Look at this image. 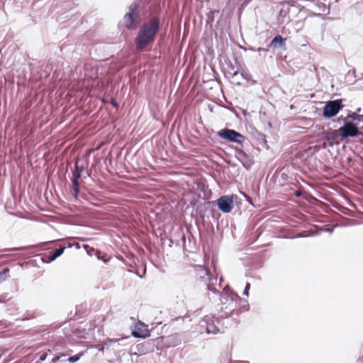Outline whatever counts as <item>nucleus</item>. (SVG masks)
<instances>
[{"mask_svg": "<svg viewBox=\"0 0 363 363\" xmlns=\"http://www.w3.org/2000/svg\"><path fill=\"white\" fill-rule=\"evenodd\" d=\"M342 106L341 99L329 101L323 108V116L327 118L334 117L339 113Z\"/></svg>", "mask_w": 363, "mask_h": 363, "instance_id": "nucleus-7", "label": "nucleus"}, {"mask_svg": "<svg viewBox=\"0 0 363 363\" xmlns=\"http://www.w3.org/2000/svg\"><path fill=\"white\" fill-rule=\"evenodd\" d=\"M65 356H66V354H64V353H61V354H60L59 355H57V356L55 357L52 359V362L53 363H56V362H57V361H58V360H59L62 357H65Z\"/></svg>", "mask_w": 363, "mask_h": 363, "instance_id": "nucleus-21", "label": "nucleus"}, {"mask_svg": "<svg viewBox=\"0 0 363 363\" xmlns=\"http://www.w3.org/2000/svg\"><path fill=\"white\" fill-rule=\"evenodd\" d=\"M218 135L223 139L238 144H242L245 141L244 135L232 129H222L218 132Z\"/></svg>", "mask_w": 363, "mask_h": 363, "instance_id": "nucleus-8", "label": "nucleus"}, {"mask_svg": "<svg viewBox=\"0 0 363 363\" xmlns=\"http://www.w3.org/2000/svg\"><path fill=\"white\" fill-rule=\"evenodd\" d=\"M301 193L300 191H296L295 192V195H296V196H301Z\"/></svg>", "mask_w": 363, "mask_h": 363, "instance_id": "nucleus-28", "label": "nucleus"}, {"mask_svg": "<svg viewBox=\"0 0 363 363\" xmlns=\"http://www.w3.org/2000/svg\"><path fill=\"white\" fill-rule=\"evenodd\" d=\"M250 288V283H247L245 289V291H244V293H243V294L245 296H248Z\"/></svg>", "mask_w": 363, "mask_h": 363, "instance_id": "nucleus-22", "label": "nucleus"}, {"mask_svg": "<svg viewBox=\"0 0 363 363\" xmlns=\"http://www.w3.org/2000/svg\"><path fill=\"white\" fill-rule=\"evenodd\" d=\"M286 38L277 35L270 42V46H272L274 48L284 49L286 47Z\"/></svg>", "mask_w": 363, "mask_h": 363, "instance_id": "nucleus-11", "label": "nucleus"}, {"mask_svg": "<svg viewBox=\"0 0 363 363\" xmlns=\"http://www.w3.org/2000/svg\"><path fill=\"white\" fill-rule=\"evenodd\" d=\"M75 246L77 248H79V243H74V244H71V243H69L68 245H67V247H72V246Z\"/></svg>", "mask_w": 363, "mask_h": 363, "instance_id": "nucleus-24", "label": "nucleus"}, {"mask_svg": "<svg viewBox=\"0 0 363 363\" xmlns=\"http://www.w3.org/2000/svg\"><path fill=\"white\" fill-rule=\"evenodd\" d=\"M81 177V174L79 173L77 170H74L72 173V180L79 181V179Z\"/></svg>", "mask_w": 363, "mask_h": 363, "instance_id": "nucleus-20", "label": "nucleus"}, {"mask_svg": "<svg viewBox=\"0 0 363 363\" xmlns=\"http://www.w3.org/2000/svg\"><path fill=\"white\" fill-rule=\"evenodd\" d=\"M72 191L75 199H77L78 194L79 192V181L72 180Z\"/></svg>", "mask_w": 363, "mask_h": 363, "instance_id": "nucleus-15", "label": "nucleus"}, {"mask_svg": "<svg viewBox=\"0 0 363 363\" xmlns=\"http://www.w3.org/2000/svg\"><path fill=\"white\" fill-rule=\"evenodd\" d=\"M83 247H84V250L86 251L88 255L91 256L94 253V254L96 253V250L89 246L88 245H84Z\"/></svg>", "mask_w": 363, "mask_h": 363, "instance_id": "nucleus-17", "label": "nucleus"}, {"mask_svg": "<svg viewBox=\"0 0 363 363\" xmlns=\"http://www.w3.org/2000/svg\"><path fill=\"white\" fill-rule=\"evenodd\" d=\"M247 71V69H225V74L231 76L233 83L240 85L244 83L242 80L246 82L252 80L251 76Z\"/></svg>", "mask_w": 363, "mask_h": 363, "instance_id": "nucleus-6", "label": "nucleus"}, {"mask_svg": "<svg viewBox=\"0 0 363 363\" xmlns=\"http://www.w3.org/2000/svg\"><path fill=\"white\" fill-rule=\"evenodd\" d=\"M193 277L196 284H207L208 289L213 292H216L217 290L212 287L208 282L211 279V274L209 269L203 266L197 265L194 269Z\"/></svg>", "mask_w": 363, "mask_h": 363, "instance_id": "nucleus-4", "label": "nucleus"}, {"mask_svg": "<svg viewBox=\"0 0 363 363\" xmlns=\"http://www.w3.org/2000/svg\"><path fill=\"white\" fill-rule=\"evenodd\" d=\"M140 10V5L136 1L129 6L128 12L123 17L124 26L128 30H135L140 25L142 21Z\"/></svg>", "mask_w": 363, "mask_h": 363, "instance_id": "nucleus-2", "label": "nucleus"}, {"mask_svg": "<svg viewBox=\"0 0 363 363\" xmlns=\"http://www.w3.org/2000/svg\"><path fill=\"white\" fill-rule=\"evenodd\" d=\"M67 247L62 246L57 249L53 254L48 256V259L49 262L55 260L57 257H60L65 251Z\"/></svg>", "mask_w": 363, "mask_h": 363, "instance_id": "nucleus-13", "label": "nucleus"}, {"mask_svg": "<svg viewBox=\"0 0 363 363\" xmlns=\"http://www.w3.org/2000/svg\"><path fill=\"white\" fill-rule=\"evenodd\" d=\"M238 159L241 161L242 165L249 169L252 164V161L248 157L244 151H240L238 154Z\"/></svg>", "mask_w": 363, "mask_h": 363, "instance_id": "nucleus-12", "label": "nucleus"}, {"mask_svg": "<svg viewBox=\"0 0 363 363\" xmlns=\"http://www.w3.org/2000/svg\"><path fill=\"white\" fill-rule=\"evenodd\" d=\"M47 355H48V354H47V353H43V354L40 357V361H42V362H43V361H44V360L46 359Z\"/></svg>", "mask_w": 363, "mask_h": 363, "instance_id": "nucleus-25", "label": "nucleus"}, {"mask_svg": "<svg viewBox=\"0 0 363 363\" xmlns=\"http://www.w3.org/2000/svg\"><path fill=\"white\" fill-rule=\"evenodd\" d=\"M238 296L234 297H224L222 300V306L220 308V317L223 318H228L233 315H239L240 311L237 308V301L240 300Z\"/></svg>", "mask_w": 363, "mask_h": 363, "instance_id": "nucleus-3", "label": "nucleus"}, {"mask_svg": "<svg viewBox=\"0 0 363 363\" xmlns=\"http://www.w3.org/2000/svg\"><path fill=\"white\" fill-rule=\"evenodd\" d=\"M338 133H340L342 138H343L348 137H355L361 133L357 127L352 122H346L344 125L340 128L338 130H333V138H335L337 137Z\"/></svg>", "mask_w": 363, "mask_h": 363, "instance_id": "nucleus-5", "label": "nucleus"}, {"mask_svg": "<svg viewBox=\"0 0 363 363\" xmlns=\"http://www.w3.org/2000/svg\"><path fill=\"white\" fill-rule=\"evenodd\" d=\"M118 340H115L114 342H117ZM111 342H113V340H111Z\"/></svg>", "mask_w": 363, "mask_h": 363, "instance_id": "nucleus-32", "label": "nucleus"}, {"mask_svg": "<svg viewBox=\"0 0 363 363\" xmlns=\"http://www.w3.org/2000/svg\"><path fill=\"white\" fill-rule=\"evenodd\" d=\"M241 49L244 50H246V48H243V47H241Z\"/></svg>", "mask_w": 363, "mask_h": 363, "instance_id": "nucleus-30", "label": "nucleus"}, {"mask_svg": "<svg viewBox=\"0 0 363 363\" xmlns=\"http://www.w3.org/2000/svg\"><path fill=\"white\" fill-rule=\"evenodd\" d=\"M95 255L99 259L102 260L105 263L108 262L110 259V257L107 254L101 252L99 250L96 251Z\"/></svg>", "mask_w": 363, "mask_h": 363, "instance_id": "nucleus-14", "label": "nucleus"}, {"mask_svg": "<svg viewBox=\"0 0 363 363\" xmlns=\"http://www.w3.org/2000/svg\"><path fill=\"white\" fill-rule=\"evenodd\" d=\"M111 104H112L114 107H116V108H117V107H118V104H117V103L116 102V101H115V100H113H113H112V101H111Z\"/></svg>", "mask_w": 363, "mask_h": 363, "instance_id": "nucleus-27", "label": "nucleus"}, {"mask_svg": "<svg viewBox=\"0 0 363 363\" xmlns=\"http://www.w3.org/2000/svg\"><path fill=\"white\" fill-rule=\"evenodd\" d=\"M349 117L354 121H363V115H358L356 113H352L351 115H349Z\"/></svg>", "mask_w": 363, "mask_h": 363, "instance_id": "nucleus-18", "label": "nucleus"}, {"mask_svg": "<svg viewBox=\"0 0 363 363\" xmlns=\"http://www.w3.org/2000/svg\"><path fill=\"white\" fill-rule=\"evenodd\" d=\"M82 356H83V352H80L74 356L69 357L68 359V361L70 363H74V362H77Z\"/></svg>", "mask_w": 363, "mask_h": 363, "instance_id": "nucleus-16", "label": "nucleus"}, {"mask_svg": "<svg viewBox=\"0 0 363 363\" xmlns=\"http://www.w3.org/2000/svg\"><path fill=\"white\" fill-rule=\"evenodd\" d=\"M218 208L223 213H229L233 207V199L232 196H223L217 200Z\"/></svg>", "mask_w": 363, "mask_h": 363, "instance_id": "nucleus-10", "label": "nucleus"}, {"mask_svg": "<svg viewBox=\"0 0 363 363\" xmlns=\"http://www.w3.org/2000/svg\"><path fill=\"white\" fill-rule=\"evenodd\" d=\"M249 50H250L252 51H257V52H259L260 55L262 54V52H268L267 49L263 48H258L256 49V48H255L253 47H250L249 48Z\"/></svg>", "mask_w": 363, "mask_h": 363, "instance_id": "nucleus-19", "label": "nucleus"}, {"mask_svg": "<svg viewBox=\"0 0 363 363\" xmlns=\"http://www.w3.org/2000/svg\"><path fill=\"white\" fill-rule=\"evenodd\" d=\"M160 18L154 16L147 22L145 23L140 28L135 39V44L137 49L144 50L149 44L154 42L157 33L160 29Z\"/></svg>", "mask_w": 363, "mask_h": 363, "instance_id": "nucleus-1", "label": "nucleus"}, {"mask_svg": "<svg viewBox=\"0 0 363 363\" xmlns=\"http://www.w3.org/2000/svg\"><path fill=\"white\" fill-rule=\"evenodd\" d=\"M74 170H77V172H79V173L81 174L83 172V170H84V167H79L77 164H76Z\"/></svg>", "mask_w": 363, "mask_h": 363, "instance_id": "nucleus-23", "label": "nucleus"}, {"mask_svg": "<svg viewBox=\"0 0 363 363\" xmlns=\"http://www.w3.org/2000/svg\"><path fill=\"white\" fill-rule=\"evenodd\" d=\"M241 49L244 50H246V48H243V47H241Z\"/></svg>", "mask_w": 363, "mask_h": 363, "instance_id": "nucleus-31", "label": "nucleus"}, {"mask_svg": "<svg viewBox=\"0 0 363 363\" xmlns=\"http://www.w3.org/2000/svg\"><path fill=\"white\" fill-rule=\"evenodd\" d=\"M131 334L137 338H146L150 335L148 325L140 320L135 324Z\"/></svg>", "mask_w": 363, "mask_h": 363, "instance_id": "nucleus-9", "label": "nucleus"}, {"mask_svg": "<svg viewBox=\"0 0 363 363\" xmlns=\"http://www.w3.org/2000/svg\"><path fill=\"white\" fill-rule=\"evenodd\" d=\"M9 272V269L8 268H6L1 272H0V274H6Z\"/></svg>", "mask_w": 363, "mask_h": 363, "instance_id": "nucleus-26", "label": "nucleus"}, {"mask_svg": "<svg viewBox=\"0 0 363 363\" xmlns=\"http://www.w3.org/2000/svg\"><path fill=\"white\" fill-rule=\"evenodd\" d=\"M241 49L244 50H246V48H243V47H241Z\"/></svg>", "mask_w": 363, "mask_h": 363, "instance_id": "nucleus-29", "label": "nucleus"}]
</instances>
